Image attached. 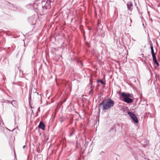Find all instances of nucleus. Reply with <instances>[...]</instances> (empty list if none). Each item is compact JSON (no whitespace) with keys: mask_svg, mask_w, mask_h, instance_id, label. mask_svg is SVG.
Returning <instances> with one entry per match:
<instances>
[{"mask_svg":"<svg viewBox=\"0 0 160 160\" xmlns=\"http://www.w3.org/2000/svg\"><path fill=\"white\" fill-rule=\"evenodd\" d=\"M114 104V102L113 100L111 99H108L103 100L102 102L99 104V106L102 105V110L103 111H105L113 107Z\"/></svg>","mask_w":160,"mask_h":160,"instance_id":"obj_1","label":"nucleus"},{"mask_svg":"<svg viewBox=\"0 0 160 160\" xmlns=\"http://www.w3.org/2000/svg\"><path fill=\"white\" fill-rule=\"evenodd\" d=\"M121 96L124 98L123 101L127 103H131L133 102L132 99L129 98L133 97V95L130 93H126L124 92H122L121 93Z\"/></svg>","mask_w":160,"mask_h":160,"instance_id":"obj_2","label":"nucleus"},{"mask_svg":"<svg viewBox=\"0 0 160 160\" xmlns=\"http://www.w3.org/2000/svg\"><path fill=\"white\" fill-rule=\"evenodd\" d=\"M54 0H47L46 2V0H42V5L43 9H50L51 8V3H53Z\"/></svg>","mask_w":160,"mask_h":160,"instance_id":"obj_3","label":"nucleus"},{"mask_svg":"<svg viewBox=\"0 0 160 160\" xmlns=\"http://www.w3.org/2000/svg\"><path fill=\"white\" fill-rule=\"evenodd\" d=\"M150 48H151V52L152 55V57L154 63L155 64H156L157 66H159V64L157 60L156 57L155 56V53L154 52L153 47L151 45H150Z\"/></svg>","mask_w":160,"mask_h":160,"instance_id":"obj_4","label":"nucleus"},{"mask_svg":"<svg viewBox=\"0 0 160 160\" xmlns=\"http://www.w3.org/2000/svg\"><path fill=\"white\" fill-rule=\"evenodd\" d=\"M128 114L135 123L138 122V119L134 114L130 111L128 112Z\"/></svg>","mask_w":160,"mask_h":160,"instance_id":"obj_5","label":"nucleus"},{"mask_svg":"<svg viewBox=\"0 0 160 160\" xmlns=\"http://www.w3.org/2000/svg\"><path fill=\"white\" fill-rule=\"evenodd\" d=\"M38 128L40 129H41L42 130L45 129V125L44 124L42 121H41L38 125Z\"/></svg>","mask_w":160,"mask_h":160,"instance_id":"obj_6","label":"nucleus"},{"mask_svg":"<svg viewBox=\"0 0 160 160\" xmlns=\"http://www.w3.org/2000/svg\"><path fill=\"white\" fill-rule=\"evenodd\" d=\"M127 6L128 10L131 11L132 10V8H131L132 6V2H128L127 4Z\"/></svg>","mask_w":160,"mask_h":160,"instance_id":"obj_7","label":"nucleus"},{"mask_svg":"<svg viewBox=\"0 0 160 160\" xmlns=\"http://www.w3.org/2000/svg\"><path fill=\"white\" fill-rule=\"evenodd\" d=\"M11 103L14 107L17 108L18 107V103L15 100H13L11 102Z\"/></svg>","mask_w":160,"mask_h":160,"instance_id":"obj_8","label":"nucleus"},{"mask_svg":"<svg viewBox=\"0 0 160 160\" xmlns=\"http://www.w3.org/2000/svg\"><path fill=\"white\" fill-rule=\"evenodd\" d=\"M28 20L29 22H32V23H31V24L32 25L34 24L36 22L35 19L33 17L30 18Z\"/></svg>","mask_w":160,"mask_h":160,"instance_id":"obj_9","label":"nucleus"},{"mask_svg":"<svg viewBox=\"0 0 160 160\" xmlns=\"http://www.w3.org/2000/svg\"><path fill=\"white\" fill-rule=\"evenodd\" d=\"M33 94V96L35 97V98H36L38 96H39V94L38 92H37L36 91L35 92H33V93H31V95Z\"/></svg>","mask_w":160,"mask_h":160,"instance_id":"obj_10","label":"nucleus"},{"mask_svg":"<svg viewBox=\"0 0 160 160\" xmlns=\"http://www.w3.org/2000/svg\"><path fill=\"white\" fill-rule=\"evenodd\" d=\"M97 82L98 83L100 82L103 85H105L106 83L105 82H103L102 79L98 80Z\"/></svg>","mask_w":160,"mask_h":160,"instance_id":"obj_11","label":"nucleus"},{"mask_svg":"<svg viewBox=\"0 0 160 160\" xmlns=\"http://www.w3.org/2000/svg\"><path fill=\"white\" fill-rule=\"evenodd\" d=\"M94 91L92 89H91V90L89 92V94L91 95L93 93Z\"/></svg>","mask_w":160,"mask_h":160,"instance_id":"obj_12","label":"nucleus"},{"mask_svg":"<svg viewBox=\"0 0 160 160\" xmlns=\"http://www.w3.org/2000/svg\"><path fill=\"white\" fill-rule=\"evenodd\" d=\"M90 82H91V87H90L91 89H93V88H94V86H92V82L91 81Z\"/></svg>","mask_w":160,"mask_h":160,"instance_id":"obj_13","label":"nucleus"},{"mask_svg":"<svg viewBox=\"0 0 160 160\" xmlns=\"http://www.w3.org/2000/svg\"><path fill=\"white\" fill-rule=\"evenodd\" d=\"M73 132H72V133H71V134H70V135H69V137H71V136H72V135H73Z\"/></svg>","mask_w":160,"mask_h":160,"instance_id":"obj_14","label":"nucleus"},{"mask_svg":"<svg viewBox=\"0 0 160 160\" xmlns=\"http://www.w3.org/2000/svg\"><path fill=\"white\" fill-rule=\"evenodd\" d=\"M86 44L87 45L89 46V43L88 42H86Z\"/></svg>","mask_w":160,"mask_h":160,"instance_id":"obj_15","label":"nucleus"},{"mask_svg":"<svg viewBox=\"0 0 160 160\" xmlns=\"http://www.w3.org/2000/svg\"><path fill=\"white\" fill-rule=\"evenodd\" d=\"M137 8L138 9V12L139 13V14H140V11H139V9H138V7H137Z\"/></svg>","mask_w":160,"mask_h":160,"instance_id":"obj_16","label":"nucleus"},{"mask_svg":"<svg viewBox=\"0 0 160 160\" xmlns=\"http://www.w3.org/2000/svg\"><path fill=\"white\" fill-rule=\"evenodd\" d=\"M104 152L103 151H102L100 153V155H102V153H103Z\"/></svg>","mask_w":160,"mask_h":160,"instance_id":"obj_17","label":"nucleus"},{"mask_svg":"<svg viewBox=\"0 0 160 160\" xmlns=\"http://www.w3.org/2000/svg\"><path fill=\"white\" fill-rule=\"evenodd\" d=\"M7 102H11H11L10 101H9V100H7L6 101Z\"/></svg>","mask_w":160,"mask_h":160,"instance_id":"obj_18","label":"nucleus"},{"mask_svg":"<svg viewBox=\"0 0 160 160\" xmlns=\"http://www.w3.org/2000/svg\"><path fill=\"white\" fill-rule=\"evenodd\" d=\"M25 147H26V146H25V145L23 147V149H24V148H25Z\"/></svg>","mask_w":160,"mask_h":160,"instance_id":"obj_19","label":"nucleus"},{"mask_svg":"<svg viewBox=\"0 0 160 160\" xmlns=\"http://www.w3.org/2000/svg\"><path fill=\"white\" fill-rule=\"evenodd\" d=\"M130 21L131 22H132V21L131 18H130Z\"/></svg>","mask_w":160,"mask_h":160,"instance_id":"obj_20","label":"nucleus"},{"mask_svg":"<svg viewBox=\"0 0 160 160\" xmlns=\"http://www.w3.org/2000/svg\"><path fill=\"white\" fill-rule=\"evenodd\" d=\"M40 107H39V108H38V111L40 110Z\"/></svg>","mask_w":160,"mask_h":160,"instance_id":"obj_21","label":"nucleus"},{"mask_svg":"<svg viewBox=\"0 0 160 160\" xmlns=\"http://www.w3.org/2000/svg\"><path fill=\"white\" fill-rule=\"evenodd\" d=\"M132 40L133 41H135V40H134L133 38H132Z\"/></svg>","mask_w":160,"mask_h":160,"instance_id":"obj_22","label":"nucleus"},{"mask_svg":"<svg viewBox=\"0 0 160 160\" xmlns=\"http://www.w3.org/2000/svg\"><path fill=\"white\" fill-rule=\"evenodd\" d=\"M16 118H15V123H16Z\"/></svg>","mask_w":160,"mask_h":160,"instance_id":"obj_23","label":"nucleus"},{"mask_svg":"<svg viewBox=\"0 0 160 160\" xmlns=\"http://www.w3.org/2000/svg\"><path fill=\"white\" fill-rule=\"evenodd\" d=\"M39 96H40V97H41V95L40 94V95H39Z\"/></svg>","mask_w":160,"mask_h":160,"instance_id":"obj_24","label":"nucleus"},{"mask_svg":"<svg viewBox=\"0 0 160 160\" xmlns=\"http://www.w3.org/2000/svg\"><path fill=\"white\" fill-rule=\"evenodd\" d=\"M60 57H61V58L62 57V55H61V56H60Z\"/></svg>","mask_w":160,"mask_h":160,"instance_id":"obj_25","label":"nucleus"}]
</instances>
